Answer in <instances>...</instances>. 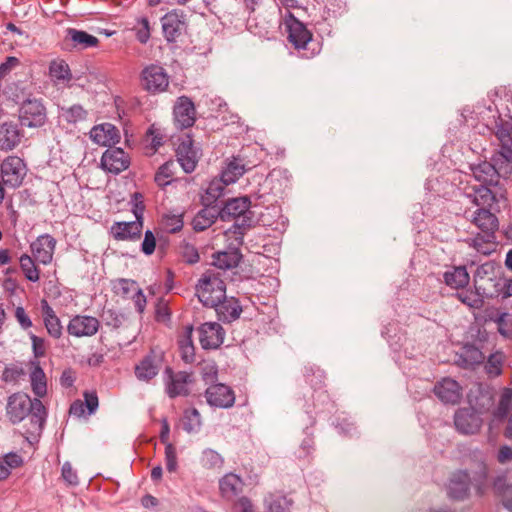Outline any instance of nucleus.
Wrapping results in <instances>:
<instances>
[{
    "label": "nucleus",
    "instance_id": "f257e3e1",
    "mask_svg": "<svg viewBox=\"0 0 512 512\" xmlns=\"http://www.w3.org/2000/svg\"><path fill=\"white\" fill-rule=\"evenodd\" d=\"M6 415L12 424H18L25 419V438L29 441L37 440L46 422L47 410L38 398L32 399L26 393H14L7 401Z\"/></svg>",
    "mask_w": 512,
    "mask_h": 512
},
{
    "label": "nucleus",
    "instance_id": "f03ea898",
    "mask_svg": "<svg viewBox=\"0 0 512 512\" xmlns=\"http://www.w3.org/2000/svg\"><path fill=\"white\" fill-rule=\"evenodd\" d=\"M250 205L251 201L248 196L230 198L221 201L219 205L222 221L235 219L229 229L235 239H242L245 232L252 226L253 213L250 211Z\"/></svg>",
    "mask_w": 512,
    "mask_h": 512
},
{
    "label": "nucleus",
    "instance_id": "7ed1b4c3",
    "mask_svg": "<svg viewBox=\"0 0 512 512\" xmlns=\"http://www.w3.org/2000/svg\"><path fill=\"white\" fill-rule=\"evenodd\" d=\"M196 295L199 301L206 307H214L224 300L226 295V284L220 273L214 270H207L202 274L196 285Z\"/></svg>",
    "mask_w": 512,
    "mask_h": 512
},
{
    "label": "nucleus",
    "instance_id": "20e7f679",
    "mask_svg": "<svg viewBox=\"0 0 512 512\" xmlns=\"http://www.w3.org/2000/svg\"><path fill=\"white\" fill-rule=\"evenodd\" d=\"M463 217L480 229L484 235L478 234L474 239V247L478 246V240L489 243L495 237L498 230L499 221L495 214L491 212V208H477L474 212L466 209Z\"/></svg>",
    "mask_w": 512,
    "mask_h": 512
},
{
    "label": "nucleus",
    "instance_id": "39448f33",
    "mask_svg": "<svg viewBox=\"0 0 512 512\" xmlns=\"http://www.w3.org/2000/svg\"><path fill=\"white\" fill-rule=\"evenodd\" d=\"M140 87L151 95L165 92L169 87V75L159 64L145 66L139 76Z\"/></svg>",
    "mask_w": 512,
    "mask_h": 512
},
{
    "label": "nucleus",
    "instance_id": "423d86ee",
    "mask_svg": "<svg viewBox=\"0 0 512 512\" xmlns=\"http://www.w3.org/2000/svg\"><path fill=\"white\" fill-rule=\"evenodd\" d=\"M19 122L28 128H40L47 122V112L42 100L36 98L25 99L19 107Z\"/></svg>",
    "mask_w": 512,
    "mask_h": 512
},
{
    "label": "nucleus",
    "instance_id": "0eeeda50",
    "mask_svg": "<svg viewBox=\"0 0 512 512\" xmlns=\"http://www.w3.org/2000/svg\"><path fill=\"white\" fill-rule=\"evenodd\" d=\"M175 150L177 161L185 173H192L200 159V150L194 146V140L190 133H185L178 138Z\"/></svg>",
    "mask_w": 512,
    "mask_h": 512
},
{
    "label": "nucleus",
    "instance_id": "6e6552de",
    "mask_svg": "<svg viewBox=\"0 0 512 512\" xmlns=\"http://www.w3.org/2000/svg\"><path fill=\"white\" fill-rule=\"evenodd\" d=\"M472 477L467 470L459 469L451 473L445 485L447 497L453 501H464L470 496Z\"/></svg>",
    "mask_w": 512,
    "mask_h": 512
},
{
    "label": "nucleus",
    "instance_id": "1a4fd4ad",
    "mask_svg": "<svg viewBox=\"0 0 512 512\" xmlns=\"http://www.w3.org/2000/svg\"><path fill=\"white\" fill-rule=\"evenodd\" d=\"M165 390L170 398L178 396H188V385L194 382L193 374L186 371L174 372L171 367H166L164 371Z\"/></svg>",
    "mask_w": 512,
    "mask_h": 512
},
{
    "label": "nucleus",
    "instance_id": "9d476101",
    "mask_svg": "<svg viewBox=\"0 0 512 512\" xmlns=\"http://www.w3.org/2000/svg\"><path fill=\"white\" fill-rule=\"evenodd\" d=\"M467 400L469 407L472 408L478 415L491 412L495 405V392L493 388L479 384L470 389Z\"/></svg>",
    "mask_w": 512,
    "mask_h": 512
},
{
    "label": "nucleus",
    "instance_id": "9b49d317",
    "mask_svg": "<svg viewBox=\"0 0 512 512\" xmlns=\"http://www.w3.org/2000/svg\"><path fill=\"white\" fill-rule=\"evenodd\" d=\"M130 166L129 155L119 147H110L104 151L100 167L111 174L118 175Z\"/></svg>",
    "mask_w": 512,
    "mask_h": 512
},
{
    "label": "nucleus",
    "instance_id": "f8f14e48",
    "mask_svg": "<svg viewBox=\"0 0 512 512\" xmlns=\"http://www.w3.org/2000/svg\"><path fill=\"white\" fill-rule=\"evenodd\" d=\"M456 430L463 435H473L480 431L483 419L472 408L461 407L454 414Z\"/></svg>",
    "mask_w": 512,
    "mask_h": 512
},
{
    "label": "nucleus",
    "instance_id": "ddd939ff",
    "mask_svg": "<svg viewBox=\"0 0 512 512\" xmlns=\"http://www.w3.org/2000/svg\"><path fill=\"white\" fill-rule=\"evenodd\" d=\"M205 397L211 407L228 409L235 403V393L233 389L222 383L209 386L205 390Z\"/></svg>",
    "mask_w": 512,
    "mask_h": 512
},
{
    "label": "nucleus",
    "instance_id": "4468645a",
    "mask_svg": "<svg viewBox=\"0 0 512 512\" xmlns=\"http://www.w3.org/2000/svg\"><path fill=\"white\" fill-rule=\"evenodd\" d=\"M199 341L204 350L219 348L225 338V330L217 322H205L198 328Z\"/></svg>",
    "mask_w": 512,
    "mask_h": 512
},
{
    "label": "nucleus",
    "instance_id": "2eb2a0df",
    "mask_svg": "<svg viewBox=\"0 0 512 512\" xmlns=\"http://www.w3.org/2000/svg\"><path fill=\"white\" fill-rule=\"evenodd\" d=\"M162 363V355L151 349L134 368V373L139 381L149 382L159 373Z\"/></svg>",
    "mask_w": 512,
    "mask_h": 512
},
{
    "label": "nucleus",
    "instance_id": "dca6fc26",
    "mask_svg": "<svg viewBox=\"0 0 512 512\" xmlns=\"http://www.w3.org/2000/svg\"><path fill=\"white\" fill-rule=\"evenodd\" d=\"M173 115L179 128L193 126L196 121V108L192 99L184 95L178 97L173 107Z\"/></svg>",
    "mask_w": 512,
    "mask_h": 512
},
{
    "label": "nucleus",
    "instance_id": "f3484780",
    "mask_svg": "<svg viewBox=\"0 0 512 512\" xmlns=\"http://www.w3.org/2000/svg\"><path fill=\"white\" fill-rule=\"evenodd\" d=\"M100 328V322L96 317L88 315H75L69 321L67 332L74 337H91Z\"/></svg>",
    "mask_w": 512,
    "mask_h": 512
},
{
    "label": "nucleus",
    "instance_id": "a211bd4d",
    "mask_svg": "<svg viewBox=\"0 0 512 512\" xmlns=\"http://www.w3.org/2000/svg\"><path fill=\"white\" fill-rule=\"evenodd\" d=\"M56 239L50 234H42L30 244L31 253L40 264L48 265L53 260Z\"/></svg>",
    "mask_w": 512,
    "mask_h": 512
},
{
    "label": "nucleus",
    "instance_id": "6ab92c4d",
    "mask_svg": "<svg viewBox=\"0 0 512 512\" xmlns=\"http://www.w3.org/2000/svg\"><path fill=\"white\" fill-rule=\"evenodd\" d=\"M24 131L14 121L0 123V150L9 152L14 150L22 141Z\"/></svg>",
    "mask_w": 512,
    "mask_h": 512
},
{
    "label": "nucleus",
    "instance_id": "aec40b11",
    "mask_svg": "<svg viewBox=\"0 0 512 512\" xmlns=\"http://www.w3.org/2000/svg\"><path fill=\"white\" fill-rule=\"evenodd\" d=\"M469 168L472 172L473 178L480 184L493 185V187L499 185V180L502 176L499 171H497L491 160L472 163L469 165Z\"/></svg>",
    "mask_w": 512,
    "mask_h": 512
},
{
    "label": "nucleus",
    "instance_id": "412c9836",
    "mask_svg": "<svg viewBox=\"0 0 512 512\" xmlns=\"http://www.w3.org/2000/svg\"><path fill=\"white\" fill-rule=\"evenodd\" d=\"M287 39L295 47V49H306L308 43L312 40V33L307 27L292 17L286 21Z\"/></svg>",
    "mask_w": 512,
    "mask_h": 512
},
{
    "label": "nucleus",
    "instance_id": "4be33fe9",
    "mask_svg": "<svg viewBox=\"0 0 512 512\" xmlns=\"http://www.w3.org/2000/svg\"><path fill=\"white\" fill-rule=\"evenodd\" d=\"M433 392L445 404H457L462 396L459 383L449 377L438 381L433 388Z\"/></svg>",
    "mask_w": 512,
    "mask_h": 512
},
{
    "label": "nucleus",
    "instance_id": "5701e85b",
    "mask_svg": "<svg viewBox=\"0 0 512 512\" xmlns=\"http://www.w3.org/2000/svg\"><path fill=\"white\" fill-rule=\"evenodd\" d=\"M143 229V222L141 220L135 221H118L114 222L111 226L110 232L115 240L118 241H136L140 239Z\"/></svg>",
    "mask_w": 512,
    "mask_h": 512
},
{
    "label": "nucleus",
    "instance_id": "b1692460",
    "mask_svg": "<svg viewBox=\"0 0 512 512\" xmlns=\"http://www.w3.org/2000/svg\"><path fill=\"white\" fill-rule=\"evenodd\" d=\"M161 23L164 37L169 43L175 42L186 27L183 15H179L175 10L166 13L161 18Z\"/></svg>",
    "mask_w": 512,
    "mask_h": 512
},
{
    "label": "nucleus",
    "instance_id": "393cba45",
    "mask_svg": "<svg viewBox=\"0 0 512 512\" xmlns=\"http://www.w3.org/2000/svg\"><path fill=\"white\" fill-rule=\"evenodd\" d=\"M90 137L95 143L108 148L115 147L114 145L120 141L119 130L110 123L93 127L90 131Z\"/></svg>",
    "mask_w": 512,
    "mask_h": 512
},
{
    "label": "nucleus",
    "instance_id": "a878e982",
    "mask_svg": "<svg viewBox=\"0 0 512 512\" xmlns=\"http://www.w3.org/2000/svg\"><path fill=\"white\" fill-rule=\"evenodd\" d=\"M490 159L502 178L508 179L512 175V145H498Z\"/></svg>",
    "mask_w": 512,
    "mask_h": 512
},
{
    "label": "nucleus",
    "instance_id": "bb28decb",
    "mask_svg": "<svg viewBox=\"0 0 512 512\" xmlns=\"http://www.w3.org/2000/svg\"><path fill=\"white\" fill-rule=\"evenodd\" d=\"M1 176L4 184L18 187L22 183L21 159L15 156L7 157L1 164Z\"/></svg>",
    "mask_w": 512,
    "mask_h": 512
},
{
    "label": "nucleus",
    "instance_id": "cd10ccee",
    "mask_svg": "<svg viewBox=\"0 0 512 512\" xmlns=\"http://www.w3.org/2000/svg\"><path fill=\"white\" fill-rule=\"evenodd\" d=\"M217 218L221 219L219 205L204 206L192 220L193 229L197 232L204 231L212 226Z\"/></svg>",
    "mask_w": 512,
    "mask_h": 512
},
{
    "label": "nucleus",
    "instance_id": "c85d7f7f",
    "mask_svg": "<svg viewBox=\"0 0 512 512\" xmlns=\"http://www.w3.org/2000/svg\"><path fill=\"white\" fill-rule=\"evenodd\" d=\"M485 355L474 344L466 343L458 355L457 364L465 369L484 363Z\"/></svg>",
    "mask_w": 512,
    "mask_h": 512
},
{
    "label": "nucleus",
    "instance_id": "c756f323",
    "mask_svg": "<svg viewBox=\"0 0 512 512\" xmlns=\"http://www.w3.org/2000/svg\"><path fill=\"white\" fill-rule=\"evenodd\" d=\"M242 257L243 255L238 248L218 251L212 255V264L219 269L228 270L237 267Z\"/></svg>",
    "mask_w": 512,
    "mask_h": 512
},
{
    "label": "nucleus",
    "instance_id": "7c9ffc66",
    "mask_svg": "<svg viewBox=\"0 0 512 512\" xmlns=\"http://www.w3.org/2000/svg\"><path fill=\"white\" fill-rule=\"evenodd\" d=\"M41 311L48 334L55 339H59L62 336L63 329L60 319L45 299L41 300Z\"/></svg>",
    "mask_w": 512,
    "mask_h": 512
},
{
    "label": "nucleus",
    "instance_id": "2f4dec72",
    "mask_svg": "<svg viewBox=\"0 0 512 512\" xmlns=\"http://www.w3.org/2000/svg\"><path fill=\"white\" fill-rule=\"evenodd\" d=\"M213 308H215L219 319L228 323L238 319L242 312V307L239 301L234 297L227 299L225 296L224 300H221V302Z\"/></svg>",
    "mask_w": 512,
    "mask_h": 512
},
{
    "label": "nucleus",
    "instance_id": "473e14b6",
    "mask_svg": "<svg viewBox=\"0 0 512 512\" xmlns=\"http://www.w3.org/2000/svg\"><path fill=\"white\" fill-rule=\"evenodd\" d=\"M246 166L243 159L239 156H233L227 160L226 166L222 170L221 180L224 185L235 183L246 172Z\"/></svg>",
    "mask_w": 512,
    "mask_h": 512
},
{
    "label": "nucleus",
    "instance_id": "72a5a7b5",
    "mask_svg": "<svg viewBox=\"0 0 512 512\" xmlns=\"http://www.w3.org/2000/svg\"><path fill=\"white\" fill-rule=\"evenodd\" d=\"M492 489L502 505L512 512V483H509L505 476H497L493 480Z\"/></svg>",
    "mask_w": 512,
    "mask_h": 512
},
{
    "label": "nucleus",
    "instance_id": "f704fd0d",
    "mask_svg": "<svg viewBox=\"0 0 512 512\" xmlns=\"http://www.w3.org/2000/svg\"><path fill=\"white\" fill-rule=\"evenodd\" d=\"M67 37L71 40L72 47L78 50L96 47L99 44L97 37L87 33L86 31L74 28L67 29Z\"/></svg>",
    "mask_w": 512,
    "mask_h": 512
},
{
    "label": "nucleus",
    "instance_id": "c9c22d12",
    "mask_svg": "<svg viewBox=\"0 0 512 512\" xmlns=\"http://www.w3.org/2000/svg\"><path fill=\"white\" fill-rule=\"evenodd\" d=\"M444 282L453 289H461L469 284V274L465 266H455L443 274Z\"/></svg>",
    "mask_w": 512,
    "mask_h": 512
},
{
    "label": "nucleus",
    "instance_id": "e433bc0d",
    "mask_svg": "<svg viewBox=\"0 0 512 512\" xmlns=\"http://www.w3.org/2000/svg\"><path fill=\"white\" fill-rule=\"evenodd\" d=\"M219 488L223 497L231 499L242 491L243 481L238 475L229 473L220 480Z\"/></svg>",
    "mask_w": 512,
    "mask_h": 512
},
{
    "label": "nucleus",
    "instance_id": "4c0bfd02",
    "mask_svg": "<svg viewBox=\"0 0 512 512\" xmlns=\"http://www.w3.org/2000/svg\"><path fill=\"white\" fill-rule=\"evenodd\" d=\"M512 405V388L505 387L502 389L499 402L492 410V423L501 422L508 417Z\"/></svg>",
    "mask_w": 512,
    "mask_h": 512
},
{
    "label": "nucleus",
    "instance_id": "58836bf2",
    "mask_svg": "<svg viewBox=\"0 0 512 512\" xmlns=\"http://www.w3.org/2000/svg\"><path fill=\"white\" fill-rule=\"evenodd\" d=\"M31 386L37 398H42L47 393L46 376L43 369L36 365L30 374Z\"/></svg>",
    "mask_w": 512,
    "mask_h": 512
},
{
    "label": "nucleus",
    "instance_id": "ea45409f",
    "mask_svg": "<svg viewBox=\"0 0 512 512\" xmlns=\"http://www.w3.org/2000/svg\"><path fill=\"white\" fill-rule=\"evenodd\" d=\"M264 503L268 512H289L293 501L283 495L270 494Z\"/></svg>",
    "mask_w": 512,
    "mask_h": 512
},
{
    "label": "nucleus",
    "instance_id": "a19ab883",
    "mask_svg": "<svg viewBox=\"0 0 512 512\" xmlns=\"http://www.w3.org/2000/svg\"><path fill=\"white\" fill-rule=\"evenodd\" d=\"M472 485L474 486L476 495L482 497L486 494L488 485V469L484 462L479 465V470L472 477Z\"/></svg>",
    "mask_w": 512,
    "mask_h": 512
},
{
    "label": "nucleus",
    "instance_id": "79ce46f5",
    "mask_svg": "<svg viewBox=\"0 0 512 512\" xmlns=\"http://www.w3.org/2000/svg\"><path fill=\"white\" fill-rule=\"evenodd\" d=\"M20 268L28 281L37 282L40 279V270L35 264V259L28 254H22L19 258Z\"/></svg>",
    "mask_w": 512,
    "mask_h": 512
},
{
    "label": "nucleus",
    "instance_id": "37998d69",
    "mask_svg": "<svg viewBox=\"0 0 512 512\" xmlns=\"http://www.w3.org/2000/svg\"><path fill=\"white\" fill-rule=\"evenodd\" d=\"M306 382L314 389V392L323 390L325 374L319 367L308 365L304 367Z\"/></svg>",
    "mask_w": 512,
    "mask_h": 512
},
{
    "label": "nucleus",
    "instance_id": "c03bdc74",
    "mask_svg": "<svg viewBox=\"0 0 512 512\" xmlns=\"http://www.w3.org/2000/svg\"><path fill=\"white\" fill-rule=\"evenodd\" d=\"M493 185H474L471 190L477 192L480 208H492L493 204L497 201L495 193L491 190Z\"/></svg>",
    "mask_w": 512,
    "mask_h": 512
},
{
    "label": "nucleus",
    "instance_id": "a18cd8bd",
    "mask_svg": "<svg viewBox=\"0 0 512 512\" xmlns=\"http://www.w3.org/2000/svg\"><path fill=\"white\" fill-rule=\"evenodd\" d=\"M175 162L173 160H169L162 164L154 175L155 183L164 188L171 184V180H169L174 175Z\"/></svg>",
    "mask_w": 512,
    "mask_h": 512
},
{
    "label": "nucleus",
    "instance_id": "49530a36",
    "mask_svg": "<svg viewBox=\"0 0 512 512\" xmlns=\"http://www.w3.org/2000/svg\"><path fill=\"white\" fill-rule=\"evenodd\" d=\"M223 182L212 181L206 189L205 195L202 196L203 206L219 205L218 199L222 196L224 191Z\"/></svg>",
    "mask_w": 512,
    "mask_h": 512
},
{
    "label": "nucleus",
    "instance_id": "de8ad7c7",
    "mask_svg": "<svg viewBox=\"0 0 512 512\" xmlns=\"http://www.w3.org/2000/svg\"><path fill=\"white\" fill-rule=\"evenodd\" d=\"M504 358V354L500 351L489 355L485 363V371L489 377H498L502 374Z\"/></svg>",
    "mask_w": 512,
    "mask_h": 512
},
{
    "label": "nucleus",
    "instance_id": "09e8293b",
    "mask_svg": "<svg viewBox=\"0 0 512 512\" xmlns=\"http://www.w3.org/2000/svg\"><path fill=\"white\" fill-rule=\"evenodd\" d=\"M495 136L499 145H512V119H500L499 122H496Z\"/></svg>",
    "mask_w": 512,
    "mask_h": 512
},
{
    "label": "nucleus",
    "instance_id": "8fccbe9b",
    "mask_svg": "<svg viewBox=\"0 0 512 512\" xmlns=\"http://www.w3.org/2000/svg\"><path fill=\"white\" fill-rule=\"evenodd\" d=\"M314 408L318 413L332 412L335 408L334 402L330 399L326 390H318L313 394Z\"/></svg>",
    "mask_w": 512,
    "mask_h": 512
},
{
    "label": "nucleus",
    "instance_id": "3c124183",
    "mask_svg": "<svg viewBox=\"0 0 512 512\" xmlns=\"http://www.w3.org/2000/svg\"><path fill=\"white\" fill-rule=\"evenodd\" d=\"M88 112L80 104H74L62 109V116L66 122L76 124L86 120Z\"/></svg>",
    "mask_w": 512,
    "mask_h": 512
},
{
    "label": "nucleus",
    "instance_id": "603ef678",
    "mask_svg": "<svg viewBox=\"0 0 512 512\" xmlns=\"http://www.w3.org/2000/svg\"><path fill=\"white\" fill-rule=\"evenodd\" d=\"M184 225L182 214H164L161 217V226L168 233H177Z\"/></svg>",
    "mask_w": 512,
    "mask_h": 512
},
{
    "label": "nucleus",
    "instance_id": "864d4df0",
    "mask_svg": "<svg viewBox=\"0 0 512 512\" xmlns=\"http://www.w3.org/2000/svg\"><path fill=\"white\" fill-rule=\"evenodd\" d=\"M50 75L57 80H71L69 65L64 60H54L49 65Z\"/></svg>",
    "mask_w": 512,
    "mask_h": 512
},
{
    "label": "nucleus",
    "instance_id": "5fc2aeb1",
    "mask_svg": "<svg viewBox=\"0 0 512 512\" xmlns=\"http://www.w3.org/2000/svg\"><path fill=\"white\" fill-rule=\"evenodd\" d=\"M201 427V416L196 408L188 409L184 412L183 428L188 433L196 432Z\"/></svg>",
    "mask_w": 512,
    "mask_h": 512
},
{
    "label": "nucleus",
    "instance_id": "6e6d98bb",
    "mask_svg": "<svg viewBox=\"0 0 512 512\" xmlns=\"http://www.w3.org/2000/svg\"><path fill=\"white\" fill-rule=\"evenodd\" d=\"M179 254L183 261L189 265H194L200 260V255L197 248L186 241H183L180 244Z\"/></svg>",
    "mask_w": 512,
    "mask_h": 512
},
{
    "label": "nucleus",
    "instance_id": "4d7b16f0",
    "mask_svg": "<svg viewBox=\"0 0 512 512\" xmlns=\"http://www.w3.org/2000/svg\"><path fill=\"white\" fill-rule=\"evenodd\" d=\"M115 292L124 298H131L135 290L139 289L137 282L130 279H118L114 285Z\"/></svg>",
    "mask_w": 512,
    "mask_h": 512
},
{
    "label": "nucleus",
    "instance_id": "13d9d810",
    "mask_svg": "<svg viewBox=\"0 0 512 512\" xmlns=\"http://www.w3.org/2000/svg\"><path fill=\"white\" fill-rule=\"evenodd\" d=\"M135 31L136 39L141 44H146L150 39V25L147 17H140L137 19V25L133 28Z\"/></svg>",
    "mask_w": 512,
    "mask_h": 512
},
{
    "label": "nucleus",
    "instance_id": "bf43d9fd",
    "mask_svg": "<svg viewBox=\"0 0 512 512\" xmlns=\"http://www.w3.org/2000/svg\"><path fill=\"white\" fill-rule=\"evenodd\" d=\"M171 319V311L168 302L163 298L158 299L155 306V320L157 322L167 323Z\"/></svg>",
    "mask_w": 512,
    "mask_h": 512
},
{
    "label": "nucleus",
    "instance_id": "052dcab7",
    "mask_svg": "<svg viewBox=\"0 0 512 512\" xmlns=\"http://www.w3.org/2000/svg\"><path fill=\"white\" fill-rule=\"evenodd\" d=\"M124 319V314L116 310L108 309L107 311L104 312L105 324L109 327H112L113 329L120 328L123 324Z\"/></svg>",
    "mask_w": 512,
    "mask_h": 512
},
{
    "label": "nucleus",
    "instance_id": "680f3d73",
    "mask_svg": "<svg viewBox=\"0 0 512 512\" xmlns=\"http://www.w3.org/2000/svg\"><path fill=\"white\" fill-rule=\"evenodd\" d=\"M147 136L151 137V147L157 151L160 146H162L165 142V135L162 130L155 126V124L150 125L147 130Z\"/></svg>",
    "mask_w": 512,
    "mask_h": 512
},
{
    "label": "nucleus",
    "instance_id": "e2e57ef3",
    "mask_svg": "<svg viewBox=\"0 0 512 512\" xmlns=\"http://www.w3.org/2000/svg\"><path fill=\"white\" fill-rule=\"evenodd\" d=\"M157 246V238L151 230H146L144 233V239L141 244V251L150 256L154 253Z\"/></svg>",
    "mask_w": 512,
    "mask_h": 512
},
{
    "label": "nucleus",
    "instance_id": "0e129e2a",
    "mask_svg": "<svg viewBox=\"0 0 512 512\" xmlns=\"http://www.w3.org/2000/svg\"><path fill=\"white\" fill-rule=\"evenodd\" d=\"M132 202V212L137 220H141L143 222V215L145 210L144 197L142 193L135 192L131 197Z\"/></svg>",
    "mask_w": 512,
    "mask_h": 512
},
{
    "label": "nucleus",
    "instance_id": "69168bd1",
    "mask_svg": "<svg viewBox=\"0 0 512 512\" xmlns=\"http://www.w3.org/2000/svg\"><path fill=\"white\" fill-rule=\"evenodd\" d=\"M165 461L166 469L169 472H175L177 470V454L176 448L172 443H166L165 446Z\"/></svg>",
    "mask_w": 512,
    "mask_h": 512
},
{
    "label": "nucleus",
    "instance_id": "338daca9",
    "mask_svg": "<svg viewBox=\"0 0 512 512\" xmlns=\"http://www.w3.org/2000/svg\"><path fill=\"white\" fill-rule=\"evenodd\" d=\"M0 463L7 469L9 476L12 468H17L22 465L23 459L16 453H8L3 459L0 458Z\"/></svg>",
    "mask_w": 512,
    "mask_h": 512
},
{
    "label": "nucleus",
    "instance_id": "774afa93",
    "mask_svg": "<svg viewBox=\"0 0 512 512\" xmlns=\"http://www.w3.org/2000/svg\"><path fill=\"white\" fill-rule=\"evenodd\" d=\"M202 461L207 467H215L222 464L221 456L214 450L207 449L203 452Z\"/></svg>",
    "mask_w": 512,
    "mask_h": 512
}]
</instances>
